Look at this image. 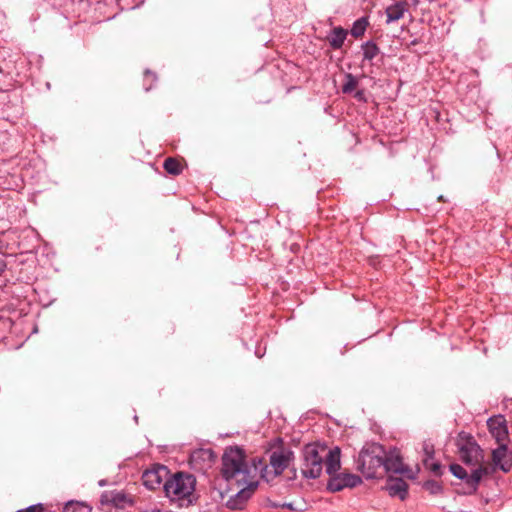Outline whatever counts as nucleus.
I'll return each instance as SVG.
<instances>
[{
    "mask_svg": "<svg viewBox=\"0 0 512 512\" xmlns=\"http://www.w3.org/2000/svg\"><path fill=\"white\" fill-rule=\"evenodd\" d=\"M221 475L228 482L235 479L237 483L246 485L237 492L234 500L230 499L227 502L228 508L241 509L259 485V480L256 479L253 471V459L249 466L246 463L245 451L242 448L238 446L228 447L222 456Z\"/></svg>",
    "mask_w": 512,
    "mask_h": 512,
    "instance_id": "f257e3e1",
    "label": "nucleus"
},
{
    "mask_svg": "<svg viewBox=\"0 0 512 512\" xmlns=\"http://www.w3.org/2000/svg\"><path fill=\"white\" fill-rule=\"evenodd\" d=\"M283 439L278 437L273 440L271 448H276L269 455V464L264 457L253 458V471L256 479L261 478L266 482L274 480L280 476L284 470L294 460V452L290 448L283 446Z\"/></svg>",
    "mask_w": 512,
    "mask_h": 512,
    "instance_id": "f03ea898",
    "label": "nucleus"
},
{
    "mask_svg": "<svg viewBox=\"0 0 512 512\" xmlns=\"http://www.w3.org/2000/svg\"><path fill=\"white\" fill-rule=\"evenodd\" d=\"M383 460H385L384 446L375 442L366 443L358 454L357 470L366 479L382 478Z\"/></svg>",
    "mask_w": 512,
    "mask_h": 512,
    "instance_id": "7ed1b4c3",
    "label": "nucleus"
},
{
    "mask_svg": "<svg viewBox=\"0 0 512 512\" xmlns=\"http://www.w3.org/2000/svg\"><path fill=\"white\" fill-rule=\"evenodd\" d=\"M195 487V476L182 471L171 475L163 484L165 495L170 499V501H186V505L192 504V497L193 492L195 491ZM180 506L182 507L183 503H180Z\"/></svg>",
    "mask_w": 512,
    "mask_h": 512,
    "instance_id": "20e7f679",
    "label": "nucleus"
},
{
    "mask_svg": "<svg viewBox=\"0 0 512 512\" xmlns=\"http://www.w3.org/2000/svg\"><path fill=\"white\" fill-rule=\"evenodd\" d=\"M326 452L325 446L310 443L305 445L303 449V465L301 473L304 478L316 479L319 478L323 470V453Z\"/></svg>",
    "mask_w": 512,
    "mask_h": 512,
    "instance_id": "39448f33",
    "label": "nucleus"
},
{
    "mask_svg": "<svg viewBox=\"0 0 512 512\" xmlns=\"http://www.w3.org/2000/svg\"><path fill=\"white\" fill-rule=\"evenodd\" d=\"M456 446L464 464L476 466L480 462H484V451L470 433L461 431L458 434Z\"/></svg>",
    "mask_w": 512,
    "mask_h": 512,
    "instance_id": "423d86ee",
    "label": "nucleus"
},
{
    "mask_svg": "<svg viewBox=\"0 0 512 512\" xmlns=\"http://www.w3.org/2000/svg\"><path fill=\"white\" fill-rule=\"evenodd\" d=\"M133 500L124 492L105 491L100 497V512H120L127 506H132Z\"/></svg>",
    "mask_w": 512,
    "mask_h": 512,
    "instance_id": "0eeeda50",
    "label": "nucleus"
},
{
    "mask_svg": "<svg viewBox=\"0 0 512 512\" xmlns=\"http://www.w3.org/2000/svg\"><path fill=\"white\" fill-rule=\"evenodd\" d=\"M362 483V478L356 474L343 472L335 473L330 476L327 482V490L330 492H339L344 488H354Z\"/></svg>",
    "mask_w": 512,
    "mask_h": 512,
    "instance_id": "6e6552de",
    "label": "nucleus"
},
{
    "mask_svg": "<svg viewBox=\"0 0 512 512\" xmlns=\"http://www.w3.org/2000/svg\"><path fill=\"white\" fill-rule=\"evenodd\" d=\"M383 462V476L389 473L406 474L408 472V468L403 463L402 456L395 449L389 452L385 450V460Z\"/></svg>",
    "mask_w": 512,
    "mask_h": 512,
    "instance_id": "1a4fd4ad",
    "label": "nucleus"
},
{
    "mask_svg": "<svg viewBox=\"0 0 512 512\" xmlns=\"http://www.w3.org/2000/svg\"><path fill=\"white\" fill-rule=\"evenodd\" d=\"M168 474L169 471L165 466L148 469L142 475V483L149 490L159 489L164 484L163 480Z\"/></svg>",
    "mask_w": 512,
    "mask_h": 512,
    "instance_id": "9d476101",
    "label": "nucleus"
},
{
    "mask_svg": "<svg viewBox=\"0 0 512 512\" xmlns=\"http://www.w3.org/2000/svg\"><path fill=\"white\" fill-rule=\"evenodd\" d=\"M492 462L497 469L504 473L510 472L512 469V451H510L505 443H501L498 448L492 451Z\"/></svg>",
    "mask_w": 512,
    "mask_h": 512,
    "instance_id": "9b49d317",
    "label": "nucleus"
},
{
    "mask_svg": "<svg viewBox=\"0 0 512 512\" xmlns=\"http://www.w3.org/2000/svg\"><path fill=\"white\" fill-rule=\"evenodd\" d=\"M476 466L477 468L471 472L469 477L470 492H468V494L476 493L482 478L484 476L493 475L497 470L493 463L485 465L483 462H480Z\"/></svg>",
    "mask_w": 512,
    "mask_h": 512,
    "instance_id": "f8f14e48",
    "label": "nucleus"
},
{
    "mask_svg": "<svg viewBox=\"0 0 512 512\" xmlns=\"http://www.w3.org/2000/svg\"><path fill=\"white\" fill-rule=\"evenodd\" d=\"M490 433L499 443H503L508 438V429L504 416L497 415L490 417L487 421Z\"/></svg>",
    "mask_w": 512,
    "mask_h": 512,
    "instance_id": "ddd939ff",
    "label": "nucleus"
},
{
    "mask_svg": "<svg viewBox=\"0 0 512 512\" xmlns=\"http://www.w3.org/2000/svg\"><path fill=\"white\" fill-rule=\"evenodd\" d=\"M408 484L402 478L389 477L386 489L390 496H398L401 500H405L408 496Z\"/></svg>",
    "mask_w": 512,
    "mask_h": 512,
    "instance_id": "4468645a",
    "label": "nucleus"
},
{
    "mask_svg": "<svg viewBox=\"0 0 512 512\" xmlns=\"http://www.w3.org/2000/svg\"><path fill=\"white\" fill-rule=\"evenodd\" d=\"M340 455V448L334 447L327 452L324 458L323 464L325 463L326 472L330 476L337 473L341 468Z\"/></svg>",
    "mask_w": 512,
    "mask_h": 512,
    "instance_id": "2eb2a0df",
    "label": "nucleus"
},
{
    "mask_svg": "<svg viewBox=\"0 0 512 512\" xmlns=\"http://www.w3.org/2000/svg\"><path fill=\"white\" fill-rule=\"evenodd\" d=\"M408 6L409 4L406 0L398 1L395 4L388 6L385 10L387 16L386 23L389 24L401 19L408 10Z\"/></svg>",
    "mask_w": 512,
    "mask_h": 512,
    "instance_id": "dca6fc26",
    "label": "nucleus"
},
{
    "mask_svg": "<svg viewBox=\"0 0 512 512\" xmlns=\"http://www.w3.org/2000/svg\"><path fill=\"white\" fill-rule=\"evenodd\" d=\"M347 34V30H345L343 27H334L331 30L330 34L327 36V40L330 44V47L334 50L342 48L344 41L347 37Z\"/></svg>",
    "mask_w": 512,
    "mask_h": 512,
    "instance_id": "f3484780",
    "label": "nucleus"
},
{
    "mask_svg": "<svg viewBox=\"0 0 512 512\" xmlns=\"http://www.w3.org/2000/svg\"><path fill=\"white\" fill-rule=\"evenodd\" d=\"M163 168L168 174L178 176L183 172L184 166L180 159L168 157L164 160Z\"/></svg>",
    "mask_w": 512,
    "mask_h": 512,
    "instance_id": "a211bd4d",
    "label": "nucleus"
},
{
    "mask_svg": "<svg viewBox=\"0 0 512 512\" xmlns=\"http://www.w3.org/2000/svg\"><path fill=\"white\" fill-rule=\"evenodd\" d=\"M361 49L363 51V61H372L380 54V48L373 40L364 42Z\"/></svg>",
    "mask_w": 512,
    "mask_h": 512,
    "instance_id": "6ab92c4d",
    "label": "nucleus"
},
{
    "mask_svg": "<svg viewBox=\"0 0 512 512\" xmlns=\"http://www.w3.org/2000/svg\"><path fill=\"white\" fill-rule=\"evenodd\" d=\"M368 26H369L368 18L361 17L353 23L350 33L356 39L361 38L364 35Z\"/></svg>",
    "mask_w": 512,
    "mask_h": 512,
    "instance_id": "aec40b11",
    "label": "nucleus"
},
{
    "mask_svg": "<svg viewBox=\"0 0 512 512\" xmlns=\"http://www.w3.org/2000/svg\"><path fill=\"white\" fill-rule=\"evenodd\" d=\"M450 472L458 479L464 481L466 487L468 488V492H470V484L469 477L470 474L464 469L460 464L453 463L449 466Z\"/></svg>",
    "mask_w": 512,
    "mask_h": 512,
    "instance_id": "412c9836",
    "label": "nucleus"
},
{
    "mask_svg": "<svg viewBox=\"0 0 512 512\" xmlns=\"http://www.w3.org/2000/svg\"><path fill=\"white\" fill-rule=\"evenodd\" d=\"M422 488L427 491L430 495H441L444 493V487L442 482L429 479L421 484Z\"/></svg>",
    "mask_w": 512,
    "mask_h": 512,
    "instance_id": "4be33fe9",
    "label": "nucleus"
},
{
    "mask_svg": "<svg viewBox=\"0 0 512 512\" xmlns=\"http://www.w3.org/2000/svg\"><path fill=\"white\" fill-rule=\"evenodd\" d=\"M92 507L86 502L81 501H68L65 504L64 512H91Z\"/></svg>",
    "mask_w": 512,
    "mask_h": 512,
    "instance_id": "5701e85b",
    "label": "nucleus"
},
{
    "mask_svg": "<svg viewBox=\"0 0 512 512\" xmlns=\"http://www.w3.org/2000/svg\"><path fill=\"white\" fill-rule=\"evenodd\" d=\"M358 86V79L351 73H346L341 90L344 94H351Z\"/></svg>",
    "mask_w": 512,
    "mask_h": 512,
    "instance_id": "b1692460",
    "label": "nucleus"
},
{
    "mask_svg": "<svg viewBox=\"0 0 512 512\" xmlns=\"http://www.w3.org/2000/svg\"><path fill=\"white\" fill-rule=\"evenodd\" d=\"M423 465L424 467L429 470L431 473H433L436 477H441L444 472V467L439 462H431L429 461V458L423 459Z\"/></svg>",
    "mask_w": 512,
    "mask_h": 512,
    "instance_id": "393cba45",
    "label": "nucleus"
},
{
    "mask_svg": "<svg viewBox=\"0 0 512 512\" xmlns=\"http://www.w3.org/2000/svg\"><path fill=\"white\" fill-rule=\"evenodd\" d=\"M268 505L272 508H286L291 511L296 510V508L293 506V503H277V502L269 501Z\"/></svg>",
    "mask_w": 512,
    "mask_h": 512,
    "instance_id": "a878e982",
    "label": "nucleus"
},
{
    "mask_svg": "<svg viewBox=\"0 0 512 512\" xmlns=\"http://www.w3.org/2000/svg\"><path fill=\"white\" fill-rule=\"evenodd\" d=\"M353 97L359 101V102H363V103H366L367 102V99H366V94H365V91L363 89H360V90H356Z\"/></svg>",
    "mask_w": 512,
    "mask_h": 512,
    "instance_id": "bb28decb",
    "label": "nucleus"
},
{
    "mask_svg": "<svg viewBox=\"0 0 512 512\" xmlns=\"http://www.w3.org/2000/svg\"><path fill=\"white\" fill-rule=\"evenodd\" d=\"M424 452H425V455H426L425 458H429V461H431L434 458V448H433V446L425 445L424 446Z\"/></svg>",
    "mask_w": 512,
    "mask_h": 512,
    "instance_id": "cd10ccee",
    "label": "nucleus"
},
{
    "mask_svg": "<svg viewBox=\"0 0 512 512\" xmlns=\"http://www.w3.org/2000/svg\"><path fill=\"white\" fill-rule=\"evenodd\" d=\"M43 508L41 504L38 505H32L24 510H19L17 512H42Z\"/></svg>",
    "mask_w": 512,
    "mask_h": 512,
    "instance_id": "c85d7f7f",
    "label": "nucleus"
},
{
    "mask_svg": "<svg viewBox=\"0 0 512 512\" xmlns=\"http://www.w3.org/2000/svg\"><path fill=\"white\" fill-rule=\"evenodd\" d=\"M145 79L153 82L156 80V75L154 73L150 72L149 70H147L145 72Z\"/></svg>",
    "mask_w": 512,
    "mask_h": 512,
    "instance_id": "c756f323",
    "label": "nucleus"
},
{
    "mask_svg": "<svg viewBox=\"0 0 512 512\" xmlns=\"http://www.w3.org/2000/svg\"><path fill=\"white\" fill-rule=\"evenodd\" d=\"M10 98V95L6 92H1L0 93V100H5V99H9Z\"/></svg>",
    "mask_w": 512,
    "mask_h": 512,
    "instance_id": "7c9ffc66",
    "label": "nucleus"
},
{
    "mask_svg": "<svg viewBox=\"0 0 512 512\" xmlns=\"http://www.w3.org/2000/svg\"><path fill=\"white\" fill-rule=\"evenodd\" d=\"M5 268H6V263L4 261L0 260V273L2 271H4Z\"/></svg>",
    "mask_w": 512,
    "mask_h": 512,
    "instance_id": "2f4dec72",
    "label": "nucleus"
},
{
    "mask_svg": "<svg viewBox=\"0 0 512 512\" xmlns=\"http://www.w3.org/2000/svg\"><path fill=\"white\" fill-rule=\"evenodd\" d=\"M199 454H208L209 456H211V452L210 451H200L198 452Z\"/></svg>",
    "mask_w": 512,
    "mask_h": 512,
    "instance_id": "473e14b6",
    "label": "nucleus"
}]
</instances>
